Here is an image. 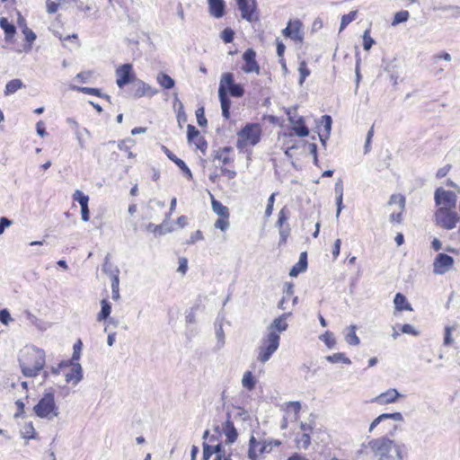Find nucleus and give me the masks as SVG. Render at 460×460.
I'll return each instance as SVG.
<instances>
[{
	"mask_svg": "<svg viewBox=\"0 0 460 460\" xmlns=\"http://www.w3.org/2000/svg\"><path fill=\"white\" fill-rule=\"evenodd\" d=\"M52 372L57 375H63L67 384L76 385L83 378L82 367L76 361H61L57 368L52 369Z\"/></svg>",
	"mask_w": 460,
	"mask_h": 460,
	"instance_id": "8",
	"label": "nucleus"
},
{
	"mask_svg": "<svg viewBox=\"0 0 460 460\" xmlns=\"http://www.w3.org/2000/svg\"><path fill=\"white\" fill-rule=\"evenodd\" d=\"M375 40L370 36V30L367 29L363 33V48L365 50H369L374 45Z\"/></svg>",
	"mask_w": 460,
	"mask_h": 460,
	"instance_id": "52",
	"label": "nucleus"
},
{
	"mask_svg": "<svg viewBox=\"0 0 460 460\" xmlns=\"http://www.w3.org/2000/svg\"><path fill=\"white\" fill-rule=\"evenodd\" d=\"M326 360L332 364L342 363L345 365H350L351 360L343 352H337L332 355L327 356Z\"/></svg>",
	"mask_w": 460,
	"mask_h": 460,
	"instance_id": "32",
	"label": "nucleus"
},
{
	"mask_svg": "<svg viewBox=\"0 0 460 460\" xmlns=\"http://www.w3.org/2000/svg\"><path fill=\"white\" fill-rule=\"evenodd\" d=\"M409 16H410V14H409L408 11L402 10V11L397 12L394 16L392 25L394 26V25H397L399 23L408 21Z\"/></svg>",
	"mask_w": 460,
	"mask_h": 460,
	"instance_id": "47",
	"label": "nucleus"
},
{
	"mask_svg": "<svg viewBox=\"0 0 460 460\" xmlns=\"http://www.w3.org/2000/svg\"><path fill=\"white\" fill-rule=\"evenodd\" d=\"M131 139H123L118 143V147L120 151L124 152L128 158H134L136 156L135 154L131 151V146L128 143H132Z\"/></svg>",
	"mask_w": 460,
	"mask_h": 460,
	"instance_id": "43",
	"label": "nucleus"
},
{
	"mask_svg": "<svg viewBox=\"0 0 460 460\" xmlns=\"http://www.w3.org/2000/svg\"><path fill=\"white\" fill-rule=\"evenodd\" d=\"M341 239H337L334 242V244L332 246V251L334 259H336L339 256L340 252H341Z\"/></svg>",
	"mask_w": 460,
	"mask_h": 460,
	"instance_id": "64",
	"label": "nucleus"
},
{
	"mask_svg": "<svg viewBox=\"0 0 460 460\" xmlns=\"http://www.w3.org/2000/svg\"><path fill=\"white\" fill-rule=\"evenodd\" d=\"M288 217H289V209L287 206H285L279 212L278 220L276 223L277 226L279 228H282L283 226H286Z\"/></svg>",
	"mask_w": 460,
	"mask_h": 460,
	"instance_id": "40",
	"label": "nucleus"
},
{
	"mask_svg": "<svg viewBox=\"0 0 460 460\" xmlns=\"http://www.w3.org/2000/svg\"><path fill=\"white\" fill-rule=\"evenodd\" d=\"M223 429L226 438V442L227 444H232L237 439L238 434L236 429L234 428V422L230 419H227V420L224 423Z\"/></svg>",
	"mask_w": 460,
	"mask_h": 460,
	"instance_id": "27",
	"label": "nucleus"
},
{
	"mask_svg": "<svg viewBox=\"0 0 460 460\" xmlns=\"http://www.w3.org/2000/svg\"><path fill=\"white\" fill-rule=\"evenodd\" d=\"M215 160L218 161L219 172L216 170L209 174L210 181L216 183L221 177H226L227 180L235 178L234 156L231 146H225L217 150L215 155Z\"/></svg>",
	"mask_w": 460,
	"mask_h": 460,
	"instance_id": "5",
	"label": "nucleus"
},
{
	"mask_svg": "<svg viewBox=\"0 0 460 460\" xmlns=\"http://www.w3.org/2000/svg\"><path fill=\"white\" fill-rule=\"evenodd\" d=\"M22 33L24 35L25 40L31 44L36 40V34L26 25L22 28Z\"/></svg>",
	"mask_w": 460,
	"mask_h": 460,
	"instance_id": "55",
	"label": "nucleus"
},
{
	"mask_svg": "<svg viewBox=\"0 0 460 460\" xmlns=\"http://www.w3.org/2000/svg\"><path fill=\"white\" fill-rule=\"evenodd\" d=\"M451 168H452L451 164H447V165L439 168L437 171L436 177L438 179H442V178L446 177L447 175V173L450 172Z\"/></svg>",
	"mask_w": 460,
	"mask_h": 460,
	"instance_id": "59",
	"label": "nucleus"
},
{
	"mask_svg": "<svg viewBox=\"0 0 460 460\" xmlns=\"http://www.w3.org/2000/svg\"><path fill=\"white\" fill-rule=\"evenodd\" d=\"M256 382L257 381L252 371H246L243 374L242 378V385L246 390L252 391L255 388Z\"/></svg>",
	"mask_w": 460,
	"mask_h": 460,
	"instance_id": "33",
	"label": "nucleus"
},
{
	"mask_svg": "<svg viewBox=\"0 0 460 460\" xmlns=\"http://www.w3.org/2000/svg\"><path fill=\"white\" fill-rule=\"evenodd\" d=\"M157 93L149 84L144 81L138 80L137 84L132 89V95L134 98L138 99L144 96H154Z\"/></svg>",
	"mask_w": 460,
	"mask_h": 460,
	"instance_id": "22",
	"label": "nucleus"
},
{
	"mask_svg": "<svg viewBox=\"0 0 460 460\" xmlns=\"http://www.w3.org/2000/svg\"><path fill=\"white\" fill-rule=\"evenodd\" d=\"M393 420L394 421H402L403 417L401 412H393V413H383L376 417L370 424L368 431L372 432L380 423L387 420Z\"/></svg>",
	"mask_w": 460,
	"mask_h": 460,
	"instance_id": "24",
	"label": "nucleus"
},
{
	"mask_svg": "<svg viewBox=\"0 0 460 460\" xmlns=\"http://www.w3.org/2000/svg\"><path fill=\"white\" fill-rule=\"evenodd\" d=\"M34 413L41 418L51 420L58 415V407L53 392L45 393L33 407Z\"/></svg>",
	"mask_w": 460,
	"mask_h": 460,
	"instance_id": "7",
	"label": "nucleus"
},
{
	"mask_svg": "<svg viewBox=\"0 0 460 460\" xmlns=\"http://www.w3.org/2000/svg\"><path fill=\"white\" fill-rule=\"evenodd\" d=\"M78 92H81L85 94L97 96L99 98H105L109 99L110 96L108 94H104L102 93V91L98 88H93V87H77L76 88Z\"/></svg>",
	"mask_w": 460,
	"mask_h": 460,
	"instance_id": "41",
	"label": "nucleus"
},
{
	"mask_svg": "<svg viewBox=\"0 0 460 460\" xmlns=\"http://www.w3.org/2000/svg\"><path fill=\"white\" fill-rule=\"evenodd\" d=\"M187 138L189 143L193 144L197 149L205 153L208 148V143L205 137L193 125L190 124L187 127Z\"/></svg>",
	"mask_w": 460,
	"mask_h": 460,
	"instance_id": "18",
	"label": "nucleus"
},
{
	"mask_svg": "<svg viewBox=\"0 0 460 460\" xmlns=\"http://www.w3.org/2000/svg\"><path fill=\"white\" fill-rule=\"evenodd\" d=\"M257 54L253 49H247L243 56L242 59L243 64L242 66V71L245 74H255L260 75L261 66L256 59Z\"/></svg>",
	"mask_w": 460,
	"mask_h": 460,
	"instance_id": "14",
	"label": "nucleus"
},
{
	"mask_svg": "<svg viewBox=\"0 0 460 460\" xmlns=\"http://www.w3.org/2000/svg\"><path fill=\"white\" fill-rule=\"evenodd\" d=\"M173 163L186 174L191 175L190 168L187 166L185 162L180 158H175Z\"/></svg>",
	"mask_w": 460,
	"mask_h": 460,
	"instance_id": "58",
	"label": "nucleus"
},
{
	"mask_svg": "<svg viewBox=\"0 0 460 460\" xmlns=\"http://www.w3.org/2000/svg\"><path fill=\"white\" fill-rule=\"evenodd\" d=\"M394 307L397 311H412L413 308L411 305L407 301L404 295L402 293H397L394 299Z\"/></svg>",
	"mask_w": 460,
	"mask_h": 460,
	"instance_id": "29",
	"label": "nucleus"
},
{
	"mask_svg": "<svg viewBox=\"0 0 460 460\" xmlns=\"http://www.w3.org/2000/svg\"><path fill=\"white\" fill-rule=\"evenodd\" d=\"M22 438L25 439H31L37 437V432L34 429L33 423L31 421L25 422L22 429Z\"/></svg>",
	"mask_w": 460,
	"mask_h": 460,
	"instance_id": "37",
	"label": "nucleus"
},
{
	"mask_svg": "<svg viewBox=\"0 0 460 460\" xmlns=\"http://www.w3.org/2000/svg\"><path fill=\"white\" fill-rule=\"evenodd\" d=\"M290 235V227L288 225L286 226H283L282 228H279V245H284L287 243L288 239Z\"/></svg>",
	"mask_w": 460,
	"mask_h": 460,
	"instance_id": "51",
	"label": "nucleus"
},
{
	"mask_svg": "<svg viewBox=\"0 0 460 460\" xmlns=\"http://www.w3.org/2000/svg\"><path fill=\"white\" fill-rule=\"evenodd\" d=\"M228 95L234 98H241L244 95L243 87L240 84L234 83V75L230 72L224 73L221 75L218 87V98L221 104L222 115L226 119H230V108L232 105Z\"/></svg>",
	"mask_w": 460,
	"mask_h": 460,
	"instance_id": "3",
	"label": "nucleus"
},
{
	"mask_svg": "<svg viewBox=\"0 0 460 460\" xmlns=\"http://www.w3.org/2000/svg\"><path fill=\"white\" fill-rule=\"evenodd\" d=\"M339 185H341V190H340V195H338V197H337L338 213H340V211L341 210V206H342L343 184H342V181L341 180H340L338 182H336V184H335V190H338Z\"/></svg>",
	"mask_w": 460,
	"mask_h": 460,
	"instance_id": "57",
	"label": "nucleus"
},
{
	"mask_svg": "<svg viewBox=\"0 0 460 460\" xmlns=\"http://www.w3.org/2000/svg\"><path fill=\"white\" fill-rule=\"evenodd\" d=\"M284 411L287 412H293L295 420H297L301 411V403L297 401L286 402L284 405Z\"/></svg>",
	"mask_w": 460,
	"mask_h": 460,
	"instance_id": "36",
	"label": "nucleus"
},
{
	"mask_svg": "<svg viewBox=\"0 0 460 460\" xmlns=\"http://www.w3.org/2000/svg\"><path fill=\"white\" fill-rule=\"evenodd\" d=\"M0 27L4 30L6 39H12L16 32L14 25L4 17L0 19Z\"/></svg>",
	"mask_w": 460,
	"mask_h": 460,
	"instance_id": "34",
	"label": "nucleus"
},
{
	"mask_svg": "<svg viewBox=\"0 0 460 460\" xmlns=\"http://www.w3.org/2000/svg\"><path fill=\"white\" fill-rule=\"evenodd\" d=\"M434 199L437 206L434 213L436 226L445 230L456 228L460 222V216L456 211V194L440 187L435 190Z\"/></svg>",
	"mask_w": 460,
	"mask_h": 460,
	"instance_id": "1",
	"label": "nucleus"
},
{
	"mask_svg": "<svg viewBox=\"0 0 460 460\" xmlns=\"http://www.w3.org/2000/svg\"><path fill=\"white\" fill-rule=\"evenodd\" d=\"M101 305H102L101 311L97 314V318H96L98 322L105 321L110 316V314L111 313V305L107 299H105V298L102 299L101 301Z\"/></svg>",
	"mask_w": 460,
	"mask_h": 460,
	"instance_id": "31",
	"label": "nucleus"
},
{
	"mask_svg": "<svg viewBox=\"0 0 460 460\" xmlns=\"http://www.w3.org/2000/svg\"><path fill=\"white\" fill-rule=\"evenodd\" d=\"M23 86H24L23 83L22 82L21 79H13L6 84L5 89H4V94L5 95L13 94L19 89L22 88Z\"/></svg>",
	"mask_w": 460,
	"mask_h": 460,
	"instance_id": "35",
	"label": "nucleus"
},
{
	"mask_svg": "<svg viewBox=\"0 0 460 460\" xmlns=\"http://www.w3.org/2000/svg\"><path fill=\"white\" fill-rule=\"evenodd\" d=\"M263 454L262 441H258L253 436L249 440L248 456L251 460H258Z\"/></svg>",
	"mask_w": 460,
	"mask_h": 460,
	"instance_id": "25",
	"label": "nucleus"
},
{
	"mask_svg": "<svg viewBox=\"0 0 460 460\" xmlns=\"http://www.w3.org/2000/svg\"><path fill=\"white\" fill-rule=\"evenodd\" d=\"M203 238L204 237H203L202 232L200 230H197L190 235V240L188 241V243L193 244V243H197L198 241L203 240Z\"/></svg>",
	"mask_w": 460,
	"mask_h": 460,
	"instance_id": "60",
	"label": "nucleus"
},
{
	"mask_svg": "<svg viewBox=\"0 0 460 460\" xmlns=\"http://www.w3.org/2000/svg\"><path fill=\"white\" fill-rule=\"evenodd\" d=\"M220 37L225 43H231L234 38V31L231 28H226L222 31Z\"/></svg>",
	"mask_w": 460,
	"mask_h": 460,
	"instance_id": "54",
	"label": "nucleus"
},
{
	"mask_svg": "<svg viewBox=\"0 0 460 460\" xmlns=\"http://www.w3.org/2000/svg\"><path fill=\"white\" fill-rule=\"evenodd\" d=\"M401 332L407 333V334H411V335H418V332H416L414 330L413 326H411L409 323H405V324L402 325Z\"/></svg>",
	"mask_w": 460,
	"mask_h": 460,
	"instance_id": "63",
	"label": "nucleus"
},
{
	"mask_svg": "<svg viewBox=\"0 0 460 460\" xmlns=\"http://www.w3.org/2000/svg\"><path fill=\"white\" fill-rule=\"evenodd\" d=\"M262 127L260 123H246L238 132L236 147L240 152H249L261 139Z\"/></svg>",
	"mask_w": 460,
	"mask_h": 460,
	"instance_id": "6",
	"label": "nucleus"
},
{
	"mask_svg": "<svg viewBox=\"0 0 460 460\" xmlns=\"http://www.w3.org/2000/svg\"><path fill=\"white\" fill-rule=\"evenodd\" d=\"M288 119L292 124L290 129L294 135L300 137H307L309 135V129L305 126V119L302 116H299L296 119L289 116Z\"/></svg>",
	"mask_w": 460,
	"mask_h": 460,
	"instance_id": "21",
	"label": "nucleus"
},
{
	"mask_svg": "<svg viewBox=\"0 0 460 460\" xmlns=\"http://www.w3.org/2000/svg\"><path fill=\"white\" fill-rule=\"evenodd\" d=\"M398 205L399 211L394 212L390 215L389 219L393 224H401L403 220V213L406 207V199L402 194L391 195L388 205Z\"/></svg>",
	"mask_w": 460,
	"mask_h": 460,
	"instance_id": "15",
	"label": "nucleus"
},
{
	"mask_svg": "<svg viewBox=\"0 0 460 460\" xmlns=\"http://www.w3.org/2000/svg\"><path fill=\"white\" fill-rule=\"evenodd\" d=\"M19 363L25 376H37L45 366V352L36 347H25L20 351Z\"/></svg>",
	"mask_w": 460,
	"mask_h": 460,
	"instance_id": "4",
	"label": "nucleus"
},
{
	"mask_svg": "<svg viewBox=\"0 0 460 460\" xmlns=\"http://www.w3.org/2000/svg\"><path fill=\"white\" fill-rule=\"evenodd\" d=\"M364 447L378 460H403L405 454L404 445L385 436L368 440Z\"/></svg>",
	"mask_w": 460,
	"mask_h": 460,
	"instance_id": "2",
	"label": "nucleus"
},
{
	"mask_svg": "<svg viewBox=\"0 0 460 460\" xmlns=\"http://www.w3.org/2000/svg\"><path fill=\"white\" fill-rule=\"evenodd\" d=\"M188 270V260L184 257L179 259L178 271L184 275Z\"/></svg>",
	"mask_w": 460,
	"mask_h": 460,
	"instance_id": "61",
	"label": "nucleus"
},
{
	"mask_svg": "<svg viewBox=\"0 0 460 460\" xmlns=\"http://www.w3.org/2000/svg\"><path fill=\"white\" fill-rule=\"evenodd\" d=\"M111 290H112V299L118 300L119 298V279L118 275L112 276Z\"/></svg>",
	"mask_w": 460,
	"mask_h": 460,
	"instance_id": "48",
	"label": "nucleus"
},
{
	"mask_svg": "<svg viewBox=\"0 0 460 460\" xmlns=\"http://www.w3.org/2000/svg\"><path fill=\"white\" fill-rule=\"evenodd\" d=\"M279 342L280 336L279 333L269 332L261 341V344L258 348L257 359L261 363L268 361L278 349Z\"/></svg>",
	"mask_w": 460,
	"mask_h": 460,
	"instance_id": "9",
	"label": "nucleus"
},
{
	"mask_svg": "<svg viewBox=\"0 0 460 460\" xmlns=\"http://www.w3.org/2000/svg\"><path fill=\"white\" fill-rule=\"evenodd\" d=\"M358 15V11H351L347 14H343L341 19L340 31L344 30Z\"/></svg>",
	"mask_w": 460,
	"mask_h": 460,
	"instance_id": "42",
	"label": "nucleus"
},
{
	"mask_svg": "<svg viewBox=\"0 0 460 460\" xmlns=\"http://www.w3.org/2000/svg\"><path fill=\"white\" fill-rule=\"evenodd\" d=\"M298 71L300 74L299 84H302L305 78L310 75V70L308 69L307 64L305 60L300 62Z\"/></svg>",
	"mask_w": 460,
	"mask_h": 460,
	"instance_id": "50",
	"label": "nucleus"
},
{
	"mask_svg": "<svg viewBox=\"0 0 460 460\" xmlns=\"http://www.w3.org/2000/svg\"><path fill=\"white\" fill-rule=\"evenodd\" d=\"M320 340L323 341L329 349L333 348L336 343L333 334L329 331H326L323 334H322L320 336Z\"/></svg>",
	"mask_w": 460,
	"mask_h": 460,
	"instance_id": "46",
	"label": "nucleus"
},
{
	"mask_svg": "<svg viewBox=\"0 0 460 460\" xmlns=\"http://www.w3.org/2000/svg\"><path fill=\"white\" fill-rule=\"evenodd\" d=\"M73 199L78 201L81 207L82 220L84 222L90 219V210L88 208L89 197L84 194L81 190H76L73 193Z\"/></svg>",
	"mask_w": 460,
	"mask_h": 460,
	"instance_id": "20",
	"label": "nucleus"
},
{
	"mask_svg": "<svg viewBox=\"0 0 460 460\" xmlns=\"http://www.w3.org/2000/svg\"><path fill=\"white\" fill-rule=\"evenodd\" d=\"M209 13L216 17L221 18L226 13V4L223 0H208Z\"/></svg>",
	"mask_w": 460,
	"mask_h": 460,
	"instance_id": "26",
	"label": "nucleus"
},
{
	"mask_svg": "<svg viewBox=\"0 0 460 460\" xmlns=\"http://www.w3.org/2000/svg\"><path fill=\"white\" fill-rule=\"evenodd\" d=\"M455 261L453 257L446 253H438L433 261V272L438 275H443L453 269Z\"/></svg>",
	"mask_w": 460,
	"mask_h": 460,
	"instance_id": "17",
	"label": "nucleus"
},
{
	"mask_svg": "<svg viewBox=\"0 0 460 460\" xmlns=\"http://www.w3.org/2000/svg\"><path fill=\"white\" fill-rule=\"evenodd\" d=\"M213 453H216L217 455H222V445L217 444L215 447H211L208 445H204L203 448V458L205 460L209 459V457L212 456Z\"/></svg>",
	"mask_w": 460,
	"mask_h": 460,
	"instance_id": "39",
	"label": "nucleus"
},
{
	"mask_svg": "<svg viewBox=\"0 0 460 460\" xmlns=\"http://www.w3.org/2000/svg\"><path fill=\"white\" fill-rule=\"evenodd\" d=\"M290 313H285L275 318L270 325L268 327L270 332L279 333V335L286 331L288 327L287 323L288 318L290 316Z\"/></svg>",
	"mask_w": 460,
	"mask_h": 460,
	"instance_id": "23",
	"label": "nucleus"
},
{
	"mask_svg": "<svg viewBox=\"0 0 460 460\" xmlns=\"http://www.w3.org/2000/svg\"><path fill=\"white\" fill-rule=\"evenodd\" d=\"M65 2V0H46V10L47 13L52 14L58 12L59 6Z\"/></svg>",
	"mask_w": 460,
	"mask_h": 460,
	"instance_id": "45",
	"label": "nucleus"
},
{
	"mask_svg": "<svg viewBox=\"0 0 460 460\" xmlns=\"http://www.w3.org/2000/svg\"><path fill=\"white\" fill-rule=\"evenodd\" d=\"M241 17L249 22H256L260 20V11L256 0H235Z\"/></svg>",
	"mask_w": 460,
	"mask_h": 460,
	"instance_id": "11",
	"label": "nucleus"
},
{
	"mask_svg": "<svg viewBox=\"0 0 460 460\" xmlns=\"http://www.w3.org/2000/svg\"><path fill=\"white\" fill-rule=\"evenodd\" d=\"M210 199L212 210L218 216L214 223V226L222 232H226L230 226L229 208L217 200L212 194H210Z\"/></svg>",
	"mask_w": 460,
	"mask_h": 460,
	"instance_id": "10",
	"label": "nucleus"
},
{
	"mask_svg": "<svg viewBox=\"0 0 460 460\" xmlns=\"http://www.w3.org/2000/svg\"><path fill=\"white\" fill-rule=\"evenodd\" d=\"M314 428L305 423H300V432H298L295 438V444L297 448L307 449L311 445L312 434Z\"/></svg>",
	"mask_w": 460,
	"mask_h": 460,
	"instance_id": "16",
	"label": "nucleus"
},
{
	"mask_svg": "<svg viewBox=\"0 0 460 460\" xmlns=\"http://www.w3.org/2000/svg\"><path fill=\"white\" fill-rule=\"evenodd\" d=\"M115 75L116 84L120 89L136 81V74L133 70V66L129 63L119 66L115 70Z\"/></svg>",
	"mask_w": 460,
	"mask_h": 460,
	"instance_id": "13",
	"label": "nucleus"
},
{
	"mask_svg": "<svg viewBox=\"0 0 460 460\" xmlns=\"http://www.w3.org/2000/svg\"><path fill=\"white\" fill-rule=\"evenodd\" d=\"M307 268V254L305 252H302L299 256L298 261L291 268L289 275L296 277L299 273L305 271Z\"/></svg>",
	"mask_w": 460,
	"mask_h": 460,
	"instance_id": "28",
	"label": "nucleus"
},
{
	"mask_svg": "<svg viewBox=\"0 0 460 460\" xmlns=\"http://www.w3.org/2000/svg\"><path fill=\"white\" fill-rule=\"evenodd\" d=\"M54 35L58 38V40L65 46L66 41H70L76 46H80V41L78 35L76 33H73L71 35L63 36L60 32L54 31Z\"/></svg>",
	"mask_w": 460,
	"mask_h": 460,
	"instance_id": "38",
	"label": "nucleus"
},
{
	"mask_svg": "<svg viewBox=\"0 0 460 460\" xmlns=\"http://www.w3.org/2000/svg\"><path fill=\"white\" fill-rule=\"evenodd\" d=\"M282 35L295 43H302L305 38L304 26L300 20H289L288 25L282 30Z\"/></svg>",
	"mask_w": 460,
	"mask_h": 460,
	"instance_id": "12",
	"label": "nucleus"
},
{
	"mask_svg": "<svg viewBox=\"0 0 460 460\" xmlns=\"http://www.w3.org/2000/svg\"><path fill=\"white\" fill-rule=\"evenodd\" d=\"M196 117H197V122L200 127H206L208 120L205 117V109L204 107H199L196 110Z\"/></svg>",
	"mask_w": 460,
	"mask_h": 460,
	"instance_id": "53",
	"label": "nucleus"
},
{
	"mask_svg": "<svg viewBox=\"0 0 460 460\" xmlns=\"http://www.w3.org/2000/svg\"><path fill=\"white\" fill-rule=\"evenodd\" d=\"M345 339H346V341L350 345L356 346V345L359 344L360 341L356 333V326L355 325H351L349 327V331L347 333Z\"/></svg>",
	"mask_w": 460,
	"mask_h": 460,
	"instance_id": "44",
	"label": "nucleus"
},
{
	"mask_svg": "<svg viewBox=\"0 0 460 460\" xmlns=\"http://www.w3.org/2000/svg\"><path fill=\"white\" fill-rule=\"evenodd\" d=\"M15 407H16V411L14 412L13 417L15 419L22 417L24 415V408H25L24 402L21 400H17L15 402Z\"/></svg>",
	"mask_w": 460,
	"mask_h": 460,
	"instance_id": "56",
	"label": "nucleus"
},
{
	"mask_svg": "<svg viewBox=\"0 0 460 460\" xmlns=\"http://www.w3.org/2000/svg\"><path fill=\"white\" fill-rule=\"evenodd\" d=\"M322 123L323 124V127L327 132V134L330 133L332 128V118L329 115H323L322 117Z\"/></svg>",
	"mask_w": 460,
	"mask_h": 460,
	"instance_id": "62",
	"label": "nucleus"
},
{
	"mask_svg": "<svg viewBox=\"0 0 460 460\" xmlns=\"http://www.w3.org/2000/svg\"><path fill=\"white\" fill-rule=\"evenodd\" d=\"M399 397H401L399 392L394 388H390L373 398L371 402L379 405H386L395 402Z\"/></svg>",
	"mask_w": 460,
	"mask_h": 460,
	"instance_id": "19",
	"label": "nucleus"
},
{
	"mask_svg": "<svg viewBox=\"0 0 460 460\" xmlns=\"http://www.w3.org/2000/svg\"><path fill=\"white\" fill-rule=\"evenodd\" d=\"M156 81L159 85L165 90H170L174 87V80L165 73H159L156 76Z\"/></svg>",
	"mask_w": 460,
	"mask_h": 460,
	"instance_id": "30",
	"label": "nucleus"
},
{
	"mask_svg": "<svg viewBox=\"0 0 460 460\" xmlns=\"http://www.w3.org/2000/svg\"><path fill=\"white\" fill-rule=\"evenodd\" d=\"M82 349L83 341L80 339H78L73 346V355L70 360L77 362L80 359Z\"/></svg>",
	"mask_w": 460,
	"mask_h": 460,
	"instance_id": "49",
	"label": "nucleus"
}]
</instances>
